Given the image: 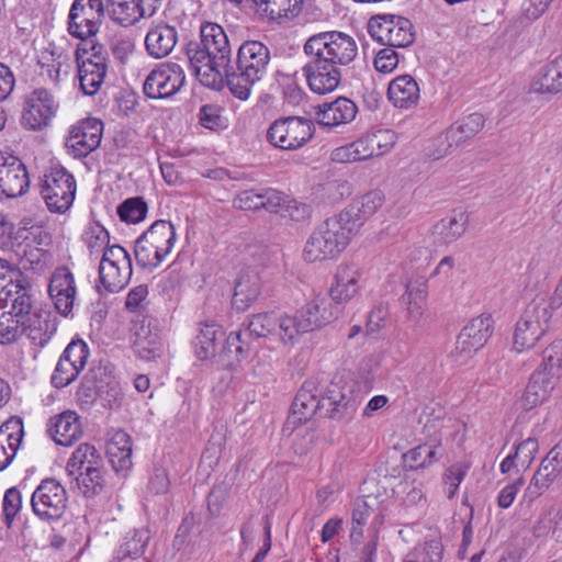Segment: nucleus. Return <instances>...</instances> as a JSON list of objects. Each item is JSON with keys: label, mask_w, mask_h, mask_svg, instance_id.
I'll return each mask as SVG.
<instances>
[{"label": "nucleus", "mask_w": 562, "mask_h": 562, "mask_svg": "<svg viewBox=\"0 0 562 562\" xmlns=\"http://www.w3.org/2000/svg\"><path fill=\"white\" fill-rule=\"evenodd\" d=\"M150 541L149 530L146 528H134L130 530L122 539L120 546L115 549L111 562H122L126 559H137L142 557Z\"/></svg>", "instance_id": "32"}, {"label": "nucleus", "mask_w": 562, "mask_h": 562, "mask_svg": "<svg viewBox=\"0 0 562 562\" xmlns=\"http://www.w3.org/2000/svg\"><path fill=\"white\" fill-rule=\"evenodd\" d=\"M116 212L122 222L136 224L145 220L148 205L143 196L128 198L117 206Z\"/></svg>", "instance_id": "46"}, {"label": "nucleus", "mask_w": 562, "mask_h": 562, "mask_svg": "<svg viewBox=\"0 0 562 562\" xmlns=\"http://www.w3.org/2000/svg\"><path fill=\"white\" fill-rule=\"evenodd\" d=\"M177 77L170 78V75L165 70L155 68L147 76L143 91L149 99H166L175 95L181 87L177 85Z\"/></svg>", "instance_id": "35"}, {"label": "nucleus", "mask_w": 562, "mask_h": 562, "mask_svg": "<svg viewBox=\"0 0 562 562\" xmlns=\"http://www.w3.org/2000/svg\"><path fill=\"white\" fill-rule=\"evenodd\" d=\"M103 123L101 120L90 117L74 126L66 139L68 153L76 159L87 157L95 150L101 143Z\"/></svg>", "instance_id": "17"}, {"label": "nucleus", "mask_w": 562, "mask_h": 562, "mask_svg": "<svg viewBox=\"0 0 562 562\" xmlns=\"http://www.w3.org/2000/svg\"><path fill=\"white\" fill-rule=\"evenodd\" d=\"M225 331L215 321L199 323L198 334L193 339L194 353L201 361L218 355V346L223 345Z\"/></svg>", "instance_id": "24"}, {"label": "nucleus", "mask_w": 562, "mask_h": 562, "mask_svg": "<svg viewBox=\"0 0 562 562\" xmlns=\"http://www.w3.org/2000/svg\"><path fill=\"white\" fill-rule=\"evenodd\" d=\"M224 340L231 342V345H237L248 357H250V353L254 349V344L256 341L252 334L246 326H243V324L237 330H233L227 336H225Z\"/></svg>", "instance_id": "62"}, {"label": "nucleus", "mask_w": 562, "mask_h": 562, "mask_svg": "<svg viewBox=\"0 0 562 562\" xmlns=\"http://www.w3.org/2000/svg\"><path fill=\"white\" fill-rule=\"evenodd\" d=\"M178 38L175 26L160 23L150 29L145 38L147 53L154 58H164L173 49Z\"/></svg>", "instance_id": "29"}, {"label": "nucleus", "mask_w": 562, "mask_h": 562, "mask_svg": "<svg viewBox=\"0 0 562 562\" xmlns=\"http://www.w3.org/2000/svg\"><path fill=\"white\" fill-rule=\"evenodd\" d=\"M15 254L20 258V262L23 265L24 269H27V265L30 267L38 265L44 256V251L42 249L33 247L30 244L22 243H18Z\"/></svg>", "instance_id": "64"}, {"label": "nucleus", "mask_w": 562, "mask_h": 562, "mask_svg": "<svg viewBox=\"0 0 562 562\" xmlns=\"http://www.w3.org/2000/svg\"><path fill=\"white\" fill-rule=\"evenodd\" d=\"M186 55L196 76L202 67L206 70L201 82L213 89L223 88V75L232 58L231 45L224 29L213 22H205L200 29V42L187 44Z\"/></svg>", "instance_id": "1"}, {"label": "nucleus", "mask_w": 562, "mask_h": 562, "mask_svg": "<svg viewBox=\"0 0 562 562\" xmlns=\"http://www.w3.org/2000/svg\"><path fill=\"white\" fill-rule=\"evenodd\" d=\"M531 88L538 93L555 94L562 91V77L552 60L538 70Z\"/></svg>", "instance_id": "42"}, {"label": "nucleus", "mask_w": 562, "mask_h": 562, "mask_svg": "<svg viewBox=\"0 0 562 562\" xmlns=\"http://www.w3.org/2000/svg\"><path fill=\"white\" fill-rule=\"evenodd\" d=\"M384 195L380 190H372L353 200L340 212V220L346 221L351 229H358L382 206Z\"/></svg>", "instance_id": "22"}, {"label": "nucleus", "mask_w": 562, "mask_h": 562, "mask_svg": "<svg viewBox=\"0 0 562 562\" xmlns=\"http://www.w3.org/2000/svg\"><path fill=\"white\" fill-rule=\"evenodd\" d=\"M23 334L22 321L9 312L0 315V344L9 345L18 340Z\"/></svg>", "instance_id": "50"}, {"label": "nucleus", "mask_w": 562, "mask_h": 562, "mask_svg": "<svg viewBox=\"0 0 562 562\" xmlns=\"http://www.w3.org/2000/svg\"><path fill=\"white\" fill-rule=\"evenodd\" d=\"M387 98L394 106L409 109L419 100V86L411 75L394 78L387 88Z\"/></svg>", "instance_id": "30"}, {"label": "nucleus", "mask_w": 562, "mask_h": 562, "mask_svg": "<svg viewBox=\"0 0 562 562\" xmlns=\"http://www.w3.org/2000/svg\"><path fill=\"white\" fill-rule=\"evenodd\" d=\"M22 508V494L16 486L8 488L2 501L3 521L7 527H11L14 518Z\"/></svg>", "instance_id": "53"}, {"label": "nucleus", "mask_w": 562, "mask_h": 562, "mask_svg": "<svg viewBox=\"0 0 562 562\" xmlns=\"http://www.w3.org/2000/svg\"><path fill=\"white\" fill-rule=\"evenodd\" d=\"M218 356L223 368L229 372L238 371L241 363L249 358L237 345L232 344L231 346V342L226 340L223 341Z\"/></svg>", "instance_id": "51"}, {"label": "nucleus", "mask_w": 562, "mask_h": 562, "mask_svg": "<svg viewBox=\"0 0 562 562\" xmlns=\"http://www.w3.org/2000/svg\"><path fill=\"white\" fill-rule=\"evenodd\" d=\"M256 12L270 20L296 16L302 11L304 0H251Z\"/></svg>", "instance_id": "37"}, {"label": "nucleus", "mask_w": 562, "mask_h": 562, "mask_svg": "<svg viewBox=\"0 0 562 562\" xmlns=\"http://www.w3.org/2000/svg\"><path fill=\"white\" fill-rule=\"evenodd\" d=\"M99 380L92 372L83 375L76 392L77 398L81 404L92 405L99 400Z\"/></svg>", "instance_id": "55"}, {"label": "nucleus", "mask_w": 562, "mask_h": 562, "mask_svg": "<svg viewBox=\"0 0 562 562\" xmlns=\"http://www.w3.org/2000/svg\"><path fill=\"white\" fill-rule=\"evenodd\" d=\"M493 331L494 319L490 314L473 317L457 336L454 348L451 350L449 358L457 366L468 363L487 344Z\"/></svg>", "instance_id": "9"}, {"label": "nucleus", "mask_w": 562, "mask_h": 562, "mask_svg": "<svg viewBox=\"0 0 562 562\" xmlns=\"http://www.w3.org/2000/svg\"><path fill=\"white\" fill-rule=\"evenodd\" d=\"M227 497L228 488L226 485L222 484L212 487L206 498L207 512L211 517L215 518L220 516Z\"/></svg>", "instance_id": "61"}, {"label": "nucleus", "mask_w": 562, "mask_h": 562, "mask_svg": "<svg viewBox=\"0 0 562 562\" xmlns=\"http://www.w3.org/2000/svg\"><path fill=\"white\" fill-rule=\"evenodd\" d=\"M105 454L114 471L127 470L132 467V450L116 448L113 443H106Z\"/></svg>", "instance_id": "58"}, {"label": "nucleus", "mask_w": 562, "mask_h": 562, "mask_svg": "<svg viewBox=\"0 0 562 562\" xmlns=\"http://www.w3.org/2000/svg\"><path fill=\"white\" fill-rule=\"evenodd\" d=\"M317 109V123L326 127L349 123L358 113L356 103L345 97H339L333 102H325Z\"/></svg>", "instance_id": "25"}, {"label": "nucleus", "mask_w": 562, "mask_h": 562, "mask_svg": "<svg viewBox=\"0 0 562 562\" xmlns=\"http://www.w3.org/2000/svg\"><path fill=\"white\" fill-rule=\"evenodd\" d=\"M359 271L352 266L339 267L329 290L330 302L334 306L350 301L357 293Z\"/></svg>", "instance_id": "31"}, {"label": "nucleus", "mask_w": 562, "mask_h": 562, "mask_svg": "<svg viewBox=\"0 0 562 562\" xmlns=\"http://www.w3.org/2000/svg\"><path fill=\"white\" fill-rule=\"evenodd\" d=\"M400 61V55L394 47L386 46L378 52L374 58V67L379 72L389 74L393 71Z\"/></svg>", "instance_id": "60"}, {"label": "nucleus", "mask_w": 562, "mask_h": 562, "mask_svg": "<svg viewBox=\"0 0 562 562\" xmlns=\"http://www.w3.org/2000/svg\"><path fill=\"white\" fill-rule=\"evenodd\" d=\"M318 385V376H311L303 382L292 402L286 425H291L292 428H295L306 424L315 415L322 418Z\"/></svg>", "instance_id": "16"}, {"label": "nucleus", "mask_w": 562, "mask_h": 562, "mask_svg": "<svg viewBox=\"0 0 562 562\" xmlns=\"http://www.w3.org/2000/svg\"><path fill=\"white\" fill-rule=\"evenodd\" d=\"M307 63L302 71L310 90L316 94H327L335 91L341 82V70L334 63L327 60L325 55H306Z\"/></svg>", "instance_id": "15"}, {"label": "nucleus", "mask_w": 562, "mask_h": 562, "mask_svg": "<svg viewBox=\"0 0 562 562\" xmlns=\"http://www.w3.org/2000/svg\"><path fill=\"white\" fill-rule=\"evenodd\" d=\"M177 240L170 221L157 220L135 240L134 257L142 269H156L171 251Z\"/></svg>", "instance_id": "4"}, {"label": "nucleus", "mask_w": 562, "mask_h": 562, "mask_svg": "<svg viewBox=\"0 0 562 562\" xmlns=\"http://www.w3.org/2000/svg\"><path fill=\"white\" fill-rule=\"evenodd\" d=\"M40 193L50 212L65 213L76 196L75 177L60 164L50 166L40 182Z\"/></svg>", "instance_id": "6"}, {"label": "nucleus", "mask_w": 562, "mask_h": 562, "mask_svg": "<svg viewBox=\"0 0 562 562\" xmlns=\"http://www.w3.org/2000/svg\"><path fill=\"white\" fill-rule=\"evenodd\" d=\"M485 119L481 113H471L454 122L447 131V139L460 145L474 137L484 126Z\"/></svg>", "instance_id": "39"}, {"label": "nucleus", "mask_w": 562, "mask_h": 562, "mask_svg": "<svg viewBox=\"0 0 562 562\" xmlns=\"http://www.w3.org/2000/svg\"><path fill=\"white\" fill-rule=\"evenodd\" d=\"M270 61V50L260 41H245L238 48L235 60H229L223 75V87L227 86L231 93L246 101L252 86L266 74Z\"/></svg>", "instance_id": "2"}, {"label": "nucleus", "mask_w": 562, "mask_h": 562, "mask_svg": "<svg viewBox=\"0 0 562 562\" xmlns=\"http://www.w3.org/2000/svg\"><path fill=\"white\" fill-rule=\"evenodd\" d=\"M318 389L322 418L338 423H348L353 419L360 398L351 384L340 376L334 378L328 383L319 380Z\"/></svg>", "instance_id": "5"}, {"label": "nucleus", "mask_w": 562, "mask_h": 562, "mask_svg": "<svg viewBox=\"0 0 562 562\" xmlns=\"http://www.w3.org/2000/svg\"><path fill=\"white\" fill-rule=\"evenodd\" d=\"M562 369V339L552 341L542 351V363L536 371H543L551 375L557 382Z\"/></svg>", "instance_id": "45"}, {"label": "nucleus", "mask_w": 562, "mask_h": 562, "mask_svg": "<svg viewBox=\"0 0 562 562\" xmlns=\"http://www.w3.org/2000/svg\"><path fill=\"white\" fill-rule=\"evenodd\" d=\"M99 400L102 401V405L106 408H113L119 406L122 398V390L120 383L114 379L99 380Z\"/></svg>", "instance_id": "54"}, {"label": "nucleus", "mask_w": 562, "mask_h": 562, "mask_svg": "<svg viewBox=\"0 0 562 562\" xmlns=\"http://www.w3.org/2000/svg\"><path fill=\"white\" fill-rule=\"evenodd\" d=\"M368 32L381 45L390 47H408L416 38L412 21L405 16L383 13L371 16Z\"/></svg>", "instance_id": "11"}, {"label": "nucleus", "mask_w": 562, "mask_h": 562, "mask_svg": "<svg viewBox=\"0 0 562 562\" xmlns=\"http://www.w3.org/2000/svg\"><path fill=\"white\" fill-rule=\"evenodd\" d=\"M340 308L334 306L326 297L316 296L299 308L294 315L285 317L292 344L297 336L319 329L337 319Z\"/></svg>", "instance_id": "7"}, {"label": "nucleus", "mask_w": 562, "mask_h": 562, "mask_svg": "<svg viewBox=\"0 0 562 562\" xmlns=\"http://www.w3.org/2000/svg\"><path fill=\"white\" fill-rule=\"evenodd\" d=\"M132 276V266L126 270L123 266H115L113 261L110 263H100L99 266V282L97 290L102 294V289L108 293H116L123 290Z\"/></svg>", "instance_id": "34"}, {"label": "nucleus", "mask_w": 562, "mask_h": 562, "mask_svg": "<svg viewBox=\"0 0 562 562\" xmlns=\"http://www.w3.org/2000/svg\"><path fill=\"white\" fill-rule=\"evenodd\" d=\"M305 55L322 54L335 65H348L358 54L356 41L338 31L322 32L308 37L303 46Z\"/></svg>", "instance_id": "10"}, {"label": "nucleus", "mask_w": 562, "mask_h": 562, "mask_svg": "<svg viewBox=\"0 0 562 562\" xmlns=\"http://www.w3.org/2000/svg\"><path fill=\"white\" fill-rule=\"evenodd\" d=\"M48 432L57 445L71 446L82 434L77 414L64 412L50 418Z\"/></svg>", "instance_id": "27"}, {"label": "nucleus", "mask_w": 562, "mask_h": 562, "mask_svg": "<svg viewBox=\"0 0 562 562\" xmlns=\"http://www.w3.org/2000/svg\"><path fill=\"white\" fill-rule=\"evenodd\" d=\"M395 138V134L389 130L379 131L336 148L333 151V160L355 162L382 156L393 148Z\"/></svg>", "instance_id": "13"}, {"label": "nucleus", "mask_w": 562, "mask_h": 562, "mask_svg": "<svg viewBox=\"0 0 562 562\" xmlns=\"http://www.w3.org/2000/svg\"><path fill=\"white\" fill-rule=\"evenodd\" d=\"M78 366L71 364L66 358L60 356L56 368L52 374L50 383L56 389H63L72 383L79 375Z\"/></svg>", "instance_id": "49"}, {"label": "nucleus", "mask_w": 562, "mask_h": 562, "mask_svg": "<svg viewBox=\"0 0 562 562\" xmlns=\"http://www.w3.org/2000/svg\"><path fill=\"white\" fill-rule=\"evenodd\" d=\"M372 506L364 497H357L352 504L351 512V531L350 540L352 543L359 542L363 533V527L367 525L368 519L373 514Z\"/></svg>", "instance_id": "44"}, {"label": "nucleus", "mask_w": 562, "mask_h": 562, "mask_svg": "<svg viewBox=\"0 0 562 562\" xmlns=\"http://www.w3.org/2000/svg\"><path fill=\"white\" fill-rule=\"evenodd\" d=\"M411 551L419 562H441L445 552L441 535L438 532L434 537L426 538L423 543L415 546Z\"/></svg>", "instance_id": "47"}, {"label": "nucleus", "mask_w": 562, "mask_h": 562, "mask_svg": "<svg viewBox=\"0 0 562 562\" xmlns=\"http://www.w3.org/2000/svg\"><path fill=\"white\" fill-rule=\"evenodd\" d=\"M30 178L23 161L12 155L3 160L0 168V194L5 198H18L26 193Z\"/></svg>", "instance_id": "21"}, {"label": "nucleus", "mask_w": 562, "mask_h": 562, "mask_svg": "<svg viewBox=\"0 0 562 562\" xmlns=\"http://www.w3.org/2000/svg\"><path fill=\"white\" fill-rule=\"evenodd\" d=\"M80 88L86 95H94L101 88L108 71L106 63H92L91 58L77 65Z\"/></svg>", "instance_id": "36"}, {"label": "nucleus", "mask_w": 562, "mask_h": 562, "mask_svg": "<svg viewBox=\"0 0 562 562\" xmlns=\"http://www.w3.org/2000/svg\"><path fill=\"white\" fill-rule=\"evenodd\" d=\"M286 314L277 315L273 312H263L248 316L243 326H246L256 340L277 336L284 345H293L291 334L285 324Z\"/></svg>", "instance_id": "19"}, {"label": "nucleus", "mask_w": 562, "mask_h": 562, "mask_svg": "<svg viewBox=\"0 0 562 562\" xmlns=\"http://www.w3.org/2000/svg\"><path fill=\"white\" fill-rule=\"evenodd\" d=\"M22 328L33 345L44 348L57 330V317L50 311L38 308L22 321Z\"/></svg>", "instance_id": "23"}, {"label": "nucleus", "mask_w": 562, "mask_h": 562, "mask_svg": "<svg viewBox=\"0 0 562 562\" xmlns=\"http://www.w3.org/2000/svg\"><path fill=\"white\" fill-rule=\"evenodd\" d=\"M403 459L409 470L429 467L438 460L435 447L428 445H419L408 450Z\"/></svg>", "instance_id": "48"}, {"label": "nucleus", "mask_w": 562, "mask_h": 562, "mask_svg": "<svg viewBox=\"0 0 562 562\" xmlns=\"http://www.w3.org/2000/svg\"><path fill=\"white\" fill-rule=\"evenodd\" d=\"M469 216L463 211H453L441 218L432 227L434 241L437 245H450L458 240L465 232Z\"/></svg>", "instance_id": "28"}, {"label": "nucleus", "mask_w": 562, "mask_h": 562, "mask_svg": "<svg viewBox=\"0 0 562 562\" xmlns=\"http://www.w3.org/2000/svg\"><path fill=\"white\" fill-rule=\"evenodd\" d=\"M355 233L346 221L340 220V213L326 218L307 239L303 252L305 260L314 262L337 257Z\"/></svg>", "instance_id": "3"}, {"label": "nucleus", "mask_w": 562, "mask_h": 562, "mask_svg": "<svg viewBox=\"0 0 562 562\" xmlns=\"http://www.w3.org/2000/svg\"><path fill=\"white\" fill-rule=\"evenodd\" d=\"M557 381L543 371H535L520 398L524 411L529 412L549 398Z\"/></svg>", "instance_id": "26"}, {"label": "nucleus", "mask_w": 562, "mask_h": 562, "mask_svg": "<svg viewBox=\"0 0 562 562\" xmlns=\"http://www.w3.org/2000/svg\"><path fill=\"white\" fill-rule=\"evenodd\" d=\"M67 506V491L54 477L42 480L31 496L32 512L40 520L48 525L61 521Z\"/></svg>", "instance_id": "8"}, {"label": "nucleus", "mask_w": 562, "mask_h": 562, "mask_svg": "<svg viewBox=\"0 0 562 562\" xmlns=\"http://www.w3.org/2000/svg\"><path fill=\"white\" fill-rule=\"evenodd\" d=\"M223 117L221 108L215 104H204L200 108L199 123L207 130L215 131L222 127Z\"/></svg>", "instance_id": "59"}, {"label": "nucleus", "mask_w": 562, "mask_h": 562, "mask_svg": "<svg viewBox=\"0 0 562 562\" xmlns=\"http://www.w3.org/2000/svg\"><path fill=\"white\" fill-rule=\"evenodd\" d=\"M113 261L115 266H123L126 270L128 266H132V259L127 250L121 245H109L103 250V256L100 263H110Z\"/></svg>", "instance_id": "63"}, {"label": "nucleus", "mask_w": 562, "mask_h": 562, "mask_svg": "<svg viewBox=\"0 0 562 562\" xmlns=\"http://www.w3.org/2000/svg\"><path fill=\"white\" fill-rule=\"evenodd\" d=\"M260 294V280L256 273H244L235 281L232 307L245 312Z\"/></svg>", "instance_id": "33"}, {"label": "nucleus", "mask_w": 562, "mask_h": 562, "mask_svg": "<svg viewBox=\"0 0 562 562\" xmlns=\"http://www.w3.org/2000/svg\"><path fill=\"white\" fill-rule=\"evenodd\" d=\"M54 114L53 95L46 89H36L25 101L21 125L29 131H41L49 124Z\"/></svg>", "instance_id": "18"}, {"label": "nucleus", "mask_w": 562, "mask_h": 562, "mask_svg": "<svg viewBox=\"0 0 562 562\" xmlns=\"http://www.w3.org/2000/svg\"><path fill=\"white\" fill-rule=\"evenodd\" d=\"M61 356L71 362V364L78 366V369L81 371L89 357L88 345L81 339L72 340L68 344Z\"/></svg>", "instance_id": "57"}, {"label": "nucleus", "mask_w": 562, "mask_h": 562, "mask_svg": "<svg viewBox=\"0 0 562 562\" xmlns=\"http://www.w3.org/2000/svg\"><path fill=\"white\" fill-rule=\"evenodd\" d=\"M83 240L92 255L103 251L110 245V234L101 224L93 223L85 232Z\"/></svg>", "instance_id": "52"}, {"label": "nucleus", "mask_w": 562, "mask_h": 562, "mask_svg": "<svg viewBox=\"0 0 562 562\" xmlns=\"http://www.w3.org/2000/svg\"><path fill=\"white\" fill-rule=\"evenodd\" d=\"M315 133L311 120L286 116L276 120L267 131L269 143L283 150H295L310 142Z\"/></svg>", "instance_id": "12"}, {"label": "nucleus", "mask_w": 562, "mask_h": 562, "mask_svg": "<svg viewBox=\"0 0 562 562\" xmlns=\"http://www.w3.org/2000/svg\"><path fill=\"white\" fill-rule=\"evenodd\" d=\"M78 488L87 498H92L100 495L105 487L104 471L102 464L86 468L85 471H79L77 475H71Z\"/></svg>", "instance_id": "40"}, {"label": "nucleus", "mask_w": 562, "mask_h": 562, "mask_svg": "<svg viewBox=\"0 0 562 562\" xmlns=\"http://www.w3.org/2000/svg\"><path fill=\"white\" fill-rule=\"evenodd\" d=\"M103 464V458L99 450L90 443L79 445L67 461L66 471L68 475H77L79 471L86 468Z\"/></svg>", "instance_id": "41"}, {"label": "nucleus", "mask_w": 562, "mask_h": 562, "mask_svg": "<svg viewBox=\"0 0 562 562\" xmlns=\"http://www.w3.org/2000/svg\"><path fill=\"white\" fill-rule=\"evenodd\" d=\"M13 288L12 295L9 297L11 301V311L9 313L23 321L31 316L34 311L38 310L35 306V300L29 284L24 285L21 281H18Z\"/></svg>", "instance_id": "43"}, {"label": "nucleus", "mask_w": 562, "mask_h": 562, "mask_svg": "<svg viewBox=\"0 0 562 562\" xmlns=\"http://www.w3.org/2000/svg\"><path fill=\"white\" fill-rule=\"evenodd\" d=\"M539 451L538 439L535 436H530L521 442L515 445L514 453L517 456V464L522 469H528L532 463L535 456Z\"/></svg>", "instance_id": "56"}, {"label": "nucleus", "mask_w": 562, "mask_h": 562, "mask_svg": "<svg viewBox=\"0 0 562 562\" xmlns=\"http://www.w3.org/2000/svg\"><path fill=\"white\" fill-rule=\"evenodd\" d=\"M103 18L102 0H74L68 14V33L79 40L93 37Z\"/></svg>", "instance_id": "14"}, {"label": "nucleus", "mask_w": 562, "mask_h": 562, "mask_svg": "<svg viewBox=\"0 0 562 562\" xmlns=\"http://www.w3.org/2000/svg\"><path fill=\"white\" fill-rule=\"evenodd\" d=\"M133 350L143 360H155L160 357L164 351L160 335L157 331H151L149 328L142 326L140 329L135 333Z\"/></svg>", "instance_id": "38"}, {"label": "nucleus", "mask_w": 562, "mask_h": 562, "mask_svg": "<svg viewBox=\"0 0 562 562\" xmlns=\"http://www.w3.org/2000/svg\"><path fill=\"white\" fill-rule=\"evenodd\" d=\"M48 293L57 312L67 316L72 310L76 295L74 274L68 267L56 268L49 280Z\"/></svg>", "instance_id": "20"}]
</instances>
